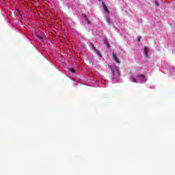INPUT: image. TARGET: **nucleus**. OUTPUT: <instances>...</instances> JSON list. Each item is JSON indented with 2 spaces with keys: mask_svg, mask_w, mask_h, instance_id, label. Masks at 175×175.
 <instances>
[{
  "mask_svg": "<svg viewBox=\"0 0 175 175\" xmlns=\"http://www.w3.org/2000/svg\"><path fill=\"white\" fill-rule=\"evenodd\" d=\"M85 21H86L87 24H90V21L88 20L87 16H85Z\"/></svg>",
  "mask_w": 175,
  "mask_h": 175,
  "instance_id": "9",
  "label": "nucleus"
},
{
  "mask_svg": "<svg viewBox=\"0 0 175 175\" xmlns=\"http://www.w3.org/2000/svg\"><path fill=\"white\" fill-rule=\"evenodd\" d=\"M144 53L145 57L147 58V57H148V49H147V47H144Z\"/></svg>",
  "mask_w": 175,
  "mask_h": 175,
  "instance_id": "6",
  "label": "nucleus"
},
{
  "mask_svg": "<svg viewBox=\"0 0 175 175\" xmlns=\"http://www.w3.org/2000/svg\"><path fill=\"white\" fill-rule=\"evenodd\" d=\"M112 80H114V78H112Z\"/></svg>",
  "mask_w": 175,
  "mask_h": 175,
  "instance_id": "13",
  "label": "nucleus"
},
{
  "mask_svg": "<svg viewBox=\"0 0 175 175\" xmlns=\"http://www.w3.org/2000/svg\"><path fill=\"white\" fill-rule=\"evenodd\" d=\"M130 79L133 83H146V81H147V79L144 75H138L136 77L131 76Z\"/></svg>",
  "mask_w": 175,
  "mask_h": 175,
  "instance_id": "1",
  "label": "nucleus"
},
{
  "mask_svg": "<svg viewBox=\"0 0 175 175\" xmlns=\"http://www.w3.org/2000/svg\"><path fill=\"white\" fill-rule=\"evenodd\" d=\"M154 3H155L156 6H159V3L158 2V1H155Z\"/></svg>",
  "mask_w": 175,
  "mask_h": 175,
  "instance_id": "10",
  "label": "nucleus"
},
{
  "mask_svg": "<svg viewBox=\"0 0 175 175\" xmlns=\"http://www.w3.org/2000/svg\"><path fill=\"white\" fill-rule=\"evenodd\" d=\"M113 59L116 62V64H120V61L118 60V58L116 55V54L113 53Z\"/></svg>",
  "mask_w": 175,
  "mask_h": 175,
  "instance_id": "5",
  "label": "nucleus"
},
{
  "mask_svg": "<svg viewBox=\"0 0 175 175\" xmlns=\"http://www.w3.org/2000/svg\"><path fill=\"white\" fill-rule=\"evenodd\" d=\"M99 1H102V0H98Z\"/></svg>",
  "mask_w": 175,
  "mask_h": 175,
  "instance_id": "14",
  "label": "nucleus"
},
{
  "mask_svg": "<svg viewBox=\"0 0 175 175\" xmlns=\"http://www.w3.org/2000/svg\"><path fill=\"white\" fill-rule=\"evenodd\" d=\"M92 47L95 53L97 54V55H98V57H102V54H100V52L99 51L96 50V48L95 47V46H94V44H92Z\"/></svg>",
  "mask_w": 175,
  "mask_h": 175,
  "instance_id": "4",
  "label": "nucleus"
},
{
  "mask_svg": "<svg viewBox=\"0 0 175 175\" xmlns=\"http://www.w3.org/2000/svg\"><path fill=\"white\" fill-rule=\"evenodd\" d=\"M140 39H142V37L139 36V37L137 38V42H140Z\"/></svg>",
  "mask_w": 175,
  "mask_h": 175,
  "instance_id": "12",
  "label": "nucleus"
},
{
  "mask_svg": "<svg viewBox=\"0 0 175 175\" xmlns=\"http://www.w3.org/2000/svg\"><path fill=\"white\" fill-rule=\"evenodd\" d=\"M70 72H72V73H75V70H74V68H71L70 70Z\"/></svg>",
  "mask_w": 175,
  "mask_h": 175,
  "instance_id": "11",
  "label": "nucleus"
},
{
  "mask_svg": "<svg viewBox=\"0 0 175 175\" xmlns=\"http://www.w3.org/2000/svg\"><path fill=\"white\" fill-rule=\"evenodd\" d=\"M106 21L108 24H111V20L109 17V14H106Z\"/></svg>",
  "mask_w": 175,
  "mask_h": 175,
  "instance_id": "7",
  "label": "nucleus"
},
{
  "mask_svg": "<svg viewBox=\"0 0 175 175\" xmlns=\"http://www.w3.org/2000/svg\"><path fill=\"white\" fill-rule=\"evenodd\" d=\"M104 43L105 44H107V49H109L110 47V44H109V42H107V40H104Z\"/></svg>",
  "mask_w": 175,
  "mask_h": 175,
  "instance_id": "8",
  "label": "nucleus"
},
{
  "mask_svg": "<svg viewBox=\"0 0 175 175\" xmlns=\"http://www.w3.org/2000/svg\"><path fill=\"white\" fill-rule=\"evenodd\" d=\"M103 8L104 9V12L107 14H109L110 13V12L109 11V9H107V6L106 5V4H105L104 2H103Z\"/></svg>",
  "mask_w": 175,
  "mask_h": 175,
  "instance_id": "3",
  "label": "nucleus"
},
{
  "mask_svg": "<svg viewBox=\"0 0 175 175\" xmlns=\"http://www.w3.org/2000/svg\"><path fill=\"white\" fill-rule=\"evenodd\" d=\"M109 68L112 71V75L115 79L117 77H120V70H118V67L116 66H114L113 67H111V66H110Z\"/></svg>",
  "mask_w": 175,
  "mask_h": 175,
  "instance_id": "2",
  "label": "nucleus"
}]
</instances>
